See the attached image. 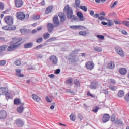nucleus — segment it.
<instances>
[{
    "label": "nucleus",
    "instance_id": "f257e3e1",
    "mask_svg": "<svg viewBox=\"0 0 129 129\" xmlns=\"http://www.w3.org/2000/svg\"><path fill=\"white\" fill-rule=\"evenodd\" d=\"M12 40L9 42L10 46L7 48L8 52H13L15 50H17V49H19L21 47V45H22V43H20L22 40L21 37H13L12 38Z\"/></svg>",
    "mask_w": 129,
    "mask_h": 129
},
{
    "label": "nucleus",
    "instance_id": "f03ea898",
    "mask_svg": "<svg viewBox=\"0 0 129 129\" xmlns=\"http://www.w3.org/2000/svg\"><path fill=\"white\" fill-rule=\"evenodd\" d=\"M63 12H67L66 16L68 20H70L72 17V15H73V10H72V8L70 7L69 5H67L63 9Z\"/></svg>",
    "mask_w": 129,
    "mask_h": 129
},
{
    "label": "nucleus",
    "instance_id": "7ed1b4c3",
    "mask_svg": "<svg viewBox=\"0 0 129 129\" xmlns=\"http://www.w3.org/2000/svg\"><path fill=\"white\" fill-rule=\"evenodd\" d=\"M69 57L68 59L70 64H72V63H76V56L73 54V52L69 54Z\"/></svg>",
    "mask_w": 129,
    "mask_h": 129
},
{
    "label": "nucleus",
    "instance_id": "20e7f679",
    "mask_svg": "<svg viewBox=\"0 0 129 129\" xmlns=\"http://www.w3.org/2000/svg\"><path fill=\"white\" fill-rule=\"evenodd\" d=\"M49 59L50 60L52 65H54V66H56V65L58 64V58L56 55L50 56L49 57Z\"/></svg>",
    "mask_w": 129,
    "mask_h": 129
},
{
    "label": "nucleus",
    "instance_id": "39448f33",
    "mask_svg": "<svg viewBox=\"0 0 129 129\" xmlns=\"http://www.w3.org/2000/svg\"><path fill=\"white\" fill-rule=\"evenodd\" d=\"M4 20L9 26H13V17L12 16H6L5 17Z\"/></svg>",
    "mask_w": 129,
    "mask_h": 129
},
{
    "label": "nucleus",
    "instance_id": "423d86ee",
    "mask_svg": "<svg viewBox=\"0 0 129 129\" xmlns=\"http://www.w3.org/2000/svg\"><path fill=\"white\" fill-rule=\"evenodd\" d=\"M58 17H60V22L61 23H64L66 21V15L65 13L62 12H59L58 13Z\"/></svg>",
    "mask_w": 129,
    "mask_h": 129
},
{
    "label": "nucleus",
    "instance_id": "0eeeda50",
    "mask_svg": "<svg viewBox=\"0 0 129 129\" xmlns=\"http://www.w3.org/2000/svg\"><path fill=\"white\" fill-rule=\"evenodd\" d=\"M15 123L18 127H23L24 124V121L22 119H17Z\"/></svg>",
    "mask_w": 129,
    "mask_h": 129
},
{
    "label": "nucleus",
    "instance_id": "6e6552de",
    "mask_svg": "<svg viewBox=\"0 0 129 129\" xmlns=\"http://www.w3.org/2000/svg\"><path fill=\"white\" fill-rule=\"evenodd\" d=\"M16 16L17 18L21 20V21L24 20L25 18H26V15L24 12H19L16 13Z\"/></svg>",
    "mask_w": 129,
    "mask_h": 129
},
{
    "label": "nucleus",
    "instance_id": "1a4fd4ad",
    "mask_svg": "<svg viewBox=\"0 0 129 129\" xmlns=\"http://www.w3.org/2000/svg\"><path fill=\"white\" fill-rule=\"evenodd\" d=\"M85 66L87 69L92 70L94 68V63L92 61H88L86 63Z\"/></svg>",
    "mask_w": 129,
    "mask_h": 129
},
{
    "label": "nucleus",
    "instance_id": "9d476101",
    "mask_svg": "<svg viewBox=\"0 0 129 129\" xmlns=\"http://www.w3.org/2000/svg\"><path fill=\"white\" fill-rule=\"evenodd\" d=\"M110 119V116L109 114H104L102 117V121L104 123H106L108 121H109Z\"/></svg>",
    "mask_w": 129,
    "mask_h": 129
},
{
    "label": "nucleus",
    "instance_id": "9b49d317",
    "mask_svg": "<svg viewBox=\"0 0 129 129\" xmlns=\"http://www.w3.org/2000/svg\"><path fill=\"white\" fill-rule=\"evenodd\" d=\"M97 86H98V82L94 81L91 83L90 88L91 89L95 90L97 88Z\"/></svg>",
    "mask_w": 129,
    "mask_h": 129
},
{
    "label": "nucleus",
    "instance_id": "f8f14e48",
    "mask_svg": "<svg viewBox=\"0 0 129 129\" xmlns=\"http://www.w3.org/2000/svg\"><path fill=\"white\" fill-rule=\"evenodd\" d=\"M53 9L54 6H49L48 7H47L45 10V15H49V14H51Z\"/></svg>",
    "mask_w": 129,
    "mask_h": 129
},
{
    "label": "nucleus",
    "instance_id": "ddd939ff",
    "mask_svg": "<svg viewBox=\"0 0 129 129\" xmlns=\"http://www.w3.org/2000/svg\"><path fill=\"white\" fill-rule=\"evenodd\" d=\"M54 28H55V26L53 24L50 23L47 24V29L49 33H52L54 30Z\"/></svg>",
    "mask_w": 129,
    "mask_h": 129
},
{
    "label": "nucleus",
    "instance_id": "4468645a",
    "mask_svg": "<svg viewBox=\"0 0 129 129\" xmlns=\"http://www.w3.org/2000/svg\"><path fill=\"white\" fill-rule=\"evenodd\" d=\"M32 98L36 102H40L41 100V97L36 94H32Z\"/></svg>",
    "mask_w": 129,
    "mask_h": 129
},
{
    "label": "nucleus",
    "instance_id": "2eb2a0df",
    "mask_svg": "<svg viewBox=\"0 0 129 129\" xmlns=\"http://www.w3.org/2000/svg\"><path fill=\"white\" fill-rule=\"evenodd\" d=\"M1 90L2 91V95H5L7 93H9V89L6 87H1Z\"/></svg>",
    "mask_w": 129,
    "mask_h": 129
},
{
    "label": "nucleus",
    "instance_id": "dca6fc26",
    "mask_svg": "<svg viewBox=\"0 0 129 129\" xmlns=\"http://www.w3.org/2000/svg\"><path fill=\"white\" fill-rule=\"evenodd\" d=\"M53 21L55 25L58 26V25L60 24V22L59 21V18L58 17V15H56L53 17Z\"/></svg>",
    "mask_w": 129,
    "mask_h": 129
},
{
    "label": "nucleus",
    "instance_id": "f3484780",
    "mask_svg": "<svg viewBox=\"0 0 129 129\" xmlns=\"http://www.w3.org/2000/svg\"><path fill=\"white\" fill-rule=\"evenodd\" d=\"M22 0H15V5L17 8H21L23 6Z\"/></svg>",
    "mask_w": 129,
    "mask_h": 129
},
{
    "label": "nucleus",
    "instance_id": "a211bd4d",
    "mask_svg": "<svg viewBox=\"0 0 129 129\" xmlns=\"http://www.w3.org/2000/svg\"><path fill=\"white\" fill-rule=\"evenodd\" d=\"M1 118L2 119H6V118H7V116H8V114H7V112L6 111H5L4 110H1Z\"/></svg>",
    "mask_w": 129,
    "mask_h": 129
},
{
    "label": "nucleus",
    "instance_id": "6ab92c4d",
    "mask_svg": "<svg viewBox=\"0 0 129 129\" xmlns=\"http://www.w3.org/2000/svg\"><path fill=\"white\" fill-rule=\"evenodd\" d=\"M119 72L121 75H125V74L127 73V70L125 68H122L119 70Z\"/></svg>",
    "mask_w": 129,
    "mask_h": 129
},
{
    "label": "nucleus",
    "instance_id": "aec40b11",
    "mask_svg": "<svg viewBox=\"0 0 129 129\" xmlns=\"http://www.w3.org/2000/svg\"><path fill=\"white\" fill-rule=\"evenodd\" d=\"M33 45L34 44L33 43V42L25 43L24 45V48H25V49H30V48H32V47H33Z\"/></svg>",
    "mask_w": 129,
    "mask_h": 129
},
{
    "label": "nucleus",
    "instance_id": "412c9836",
    "mask_svg": "<svg viewBox=\"0 0 129 129\" xmlns=\"http://www.w3.org/2000/svg\"><path fill=\"white\" fill-rule=\"evenodd\" d=\"M24 109L25 108L24 107H22V106H20L18 107L17 108V111L19 113H23L24 112Z\"/></svg>",
    "mask_w": 129,
    "mask_h": 129
},
{
    "label": "nucleus",
    "instance_id": "4be33fe9",
    "mask_svg": "<svg viewBox=\"0 0 129 129\" xmlns=\"http://www.w3.org/2000/svg\"><path fill=\"white\" fill-rule=\"evenodd\" d=\"M22 102H21V100L20 99L15 98L14 100V104L15 105H20Z\"/></svg>",
    "mask_w": 129,
    "mask_h": 129
},
{
    "label": "nucleus",
    "instance_id": "5701e85b",
    "mask_svg": "<svg viewBox=\"0 0 129 129\" xmlns=\"http://www.w3.org/2000/svg\"><path fill=\"white\" fill-rule=\"evenodd\" d=\"M124 96V91L123 90H119L118 93V97L121 98Z\"/></svg>",
    "mask_w": 129,
    "mask_h": 129
},
{
    "label": "nucleus",
    "instance_id": "b1692460",
    "mask_svg": "<svg viewBox=\"0 0 129 129\" xmlns=\"http://www.w3.org/2000/svg\"><path fill=\"white\" fill-rule=\"evenodd\" d=\"M77 16L80 19L81 21H83V14L81 12H78L77 14Z\"/></svg>",
    "mask_w": 129,
    "mask_h": 129
},
{
    "label": "nucleus",
    "instance_id": "393cba45",
    "mask_svg": "<svg viewBox=\"0 0 129 129\" xmlns=\"http://www.w3.org/2000/svg\"><path fill=\"white\" fill-rule=\"evenodd\" d=\"M14 64L16 65V66H20V65L22 64V61L20 59H18L15 61Z\"/></svg>",
    "mask_w": 129,
    "mask_h": 129
},
{
    "label": "nucleus",
    "instance_id": "a878e982",
    "mask_svg": "<svg viewBox=\"0 0 129 129\" xmlns=\"http://www.w3.org/2000/svg\"><path fill=\"white\" fill-rule=\"evenodd\" d=\"M46 45L47 44L46 43L40 44V45H38L37 46L35 47L34 48V49L38 50V49H41V48H43V47H44V46H46Z\"/></svg>",
    "mask_w": 129,
    "mask_h": 129
},
{
    "label": "nucleus",
    "instance_id": "bb28decb",
    "mask_svg": "<svg viewBox=\"0 0 129 129\" xmlns=\"http://www.w3.org/2000/svg\"><path fill=\"white\" fill-rule=\"evenodd\" d=\"M115 66V64H114V63H113L112 61L110 62V63L108 65V67L110 69H113Z\"/></svg>",
    "mask_w": 129,
    "mask_h": 129
},
{
    "label": "nucleus",
    "instance_id": "cd10ccee",
    "mask_svg": "<svg viewBox=\"0 0 129 129\" xmlns=\"http://www.w3.org/2000/svg\"><path fill=\"white\" fill-rule=\"evenodd\" d=\"M96 37L98 38L99 40H101L102 41H104V40H105L104 36L102 35H97Z\"/></svg>",
    "mask_w": 129,
    "mask_h": 129
},
{
    "label": "nucleus",
    "instance_id": "c85d7f7f",
    "mask_svg": "<svg viewBox=\"0 0 129 129\" xmlns=\"http://www.w3.org/2000/svg\"><path fill=\"white\" fill-rule=\"evenodd\" d=\"M94 50L96 52H102V48H101V47H94Z\"/></svg>",
    "mask_w": 129,
    "mask_h": 129
},
{
    "label": "nucleus",
    "instance_id": "c756f323",
    "mask_svg": "<svg viewBox=\"0 0 129 129\" xmlns=\"http://www.w3.org/2000/svg\"><path fill=\"white\" fill-rule=\"evenodd\" d=\"M74 84H75L76 86H80V82L77 79H76L74 81Z\"/></svg>",
    "mask_w": 129,
    "mask_h": 129
},
{
    "label": "nucleus",
    "instance_id": "7c9ffc66",
    "mask_svg": "<svg viewBox=\"0 0 129 129\" xmlns=\"http://www.w3.org/2000/svg\"><path fill=\"white\" fill-rule=\"evenodd\" d=\"M79 35H80V36H86L87 33L86 31H81L79 32Z\"/></svg>",
    "mask_w": 129,
    "mask_h": 129
},
{
    "label": "nucleus",
    "instance_id": "2f4dec72",
    "mask_svg": "<svg viewBox=\"0 0 129 129\" xmlns=\"http://www.w3.org/2000/svg\"><path fill=\"white\" fill-rule=\"evenodd\" d=\"M43 38L44 39V40H48V39H49V38H50V34L49 33H44L43 34Z\"/></svg>",
    "mask_w": 129,
    "mask_h": 129
},
{
    "label": "nucleus",
    "instance_id": "473e14b6",
    "mask_svg": "<svg viewBox=\"0 0 129 129\" xmlns=\"http://www.w3.org/2000/svg\"><path fill=\"white\" fill-rule=\"evenodd\" d=\"M117 53H118V55L120 56V57H123L124 56V52H123V50H122V49L117 52Z\"/></svg>",
    "mask_w": 129,
    "mask_h": 129
},
{
    "label": "nucleus",
    "instance_id": "72a5a7b5",
    "mask_svg": "<svg viewBox=\"0 0 129 129\" xmlns=\"http://www.w3.org/2000/svg\"><path fill=\"white\" fill-rule=\"evenodd\" d=\"M72 82H73V79L72 78L68 79L66 81L67 84H72Z\"/></svg>",
    "mask_w": 129,
    "mask_h": 129
},
{
    "label": "nucleus",
    "instance_id": "f704fd0d",
    "mask_svg": "<svg viewBox=\"0 0 129 129\" xmlns=\"http://www.w3.org/2000/svg\"><path fill=\"white\" fill-rule=\"evenodd\" d=\"M80 9H81V10H82V11H84V12H87V7H86V6H80Z\"/></svg>",
    "mask_w": 129,
    "mask_h": 129
},
{
    "label": "nucleus",
    "instance_id": "c9c22d12",
    "mask_svg": "<svg viewBox=\"0 0 129 129\" xmlns=\"http://www.w3.org/2000/svg\"><path fill=\"white\" fill-rule=\"evenodd\" d=\"M57 40V38L56 37H52L49 39H48L46 42H54V41H56Z\"/></svg>",
    "mask_w": 129,
    "mask_h": 129
},
{
    "label": "nucleus",
    "instance_id": "e433bc0d",
    "mask_svg": "<svg viewBox=\"0 0 129 129\" xmlns=\"http://www.w3.org/2000/svg\"><path fill=\"white\" fill-rule=\"evenodd\" d=\"M70 119L72 120V121H75V116L74 115V114H71L70 116Z\"/></svg>",
    "mask_w": 129,
    "mask_h": 129
},
{
    "label": "nucleus",
    "instance_id": "4c0bfd02",
    "mask_svg": "<svg viewBox=\"0 0 129 129\" xmlns=\"http://www.w3.org/2000/svg\"><path fill=\"white\" fill-rule=\"evenodd\" d=\"M108 17H114V16H116V13L114 12H110L108 14Z\"/></svg>",
    "mask_w": 129,
    "mask_h": 129
},
{
    "label": "nucleus",
    "instance_id": "58836bf2",
    "mask_svg": "<svg viewBox=\"0 0 129 129\" xmlns=\"http://www.w3.org/2000/svg\"><path fill=\"white\" fill-rule=\"evenodd\" d=\"M7 50V45H3L1 46V52H4Z\"/></svg>",
    "mask_w": 129,
    "mask_h": 129
},
{
    "label": "nucleus",
    "instance_id": "ea45409f",
    "mask_svg": "<svg viewBox=\"0 0 129 129\" xmlns=\"http://www.w3.org/2000/svg\"><path fill=\"white\" fill-rule=\"evenodd\" d=\"M108 24L107 25V27H111L112 25H113V21L112 20H108Z\"/></svg>",
    "mask_w": 129,
    "mask_h": 129
},
{
    "label": "nucleus",
    "instance_id": "a19ab883",
    "mask_svg": "<svg viewBox=\"0 0 129 129\" xmlns=\"http://www.w3.org/2000/svg\"><path fill=\"white\" fill-rule=\"evenodd\" d=\"M10 26H3L2 27V29L3 30H5V31H10Z\"/></svg>",
    "mask_w": 129,
    "mask_h": 129
},
{
    "label": "nucleus",
    "instance_id": "79ce46f5",
    "mask_svg": "<svg viewBox=\"0 0 129 129\" xmlns=\"http://www.w3.org/2000/svg\"><path fill=\"white\" fill-rule=\"evenodd\" d=\"M109 89H111V90H113V91H115L116 90V87L114 86H109Z\"/></svg>",
    "mask_w": 129,
    "mask_h": 129
},
{
    "label": "nucleus",
    "instance_id": "37998d69",
    "mask_svg": "<svg viewBox=\"0 0 129 129\" xmlns=\"http://www.w3.org/2000/svg\"><path fill=\"white\" fill-rule=\"evenodd\" d=\"M115 118H116V116H115V115H112L111 116V121L114 122V121H115Z\"/></svg>",
    "mask_w": 129,
    "mask_h": 129
},
{
    "label": "nucleus",
    "instance_id": "c03bdc74",
    "mask_svg": "<svg viewBox=\"0 0 129 129\" xmlns=\"http://www.w3.org/2000/svg\"><path fill=\"white\" fill-rule=\"evenodd\" d=\"M123 25H124L126 27H129V21H122Z\"/></svg>",
    "mask_w": 129,
    "mask_h": 129
},
{
    "label": "nucleus",
    "instance_id": "a18cd8bd",
    "mask_svg": "<svg viewBox=\"0 0 129 129\" xmlns=\"http://www.w3.org/2000/svg\"><path fill=\"white\" fill-rule=\"evenodd\" d=\"M43 42V38L41 37L40 38L36 39V43L38 44H41Z\"/></svg>",
    "mask_w": 129,
    "mask_h": 129
},
{
    "label": "nucleus",
    "instance_id": "49530a36",
    "mask_svg": "<svg viewBox=\"0 0 129 129\" xmlns=\"http://www.w3.org/2000/svg\"><path fill=\"white\" fill-rule=\"evenodd\" d=\"M99 110V107L96 106L95 108L92 110V111H93V112H95V113H96V112H97V111H98Z\"/></svg>",
    "mask_w": 129,
    "mask_h": 129
},
{
    "label": "nucleus",
    "instance_id": "de8ad7c7",
    "mask_svg": "<svg viewBox=\"0 0 129 129\" xmlns=\"http://www.w3.org/2000/svg\"><path fill=\"white\" fill-rule=\"evenodd\" d=\"M85 29H86L85 26L82 25H78V30H85Z\"/></svg>",
    "mask_w": 129,
    "mask_h": 129
},
{
    "label": "nucleus",
    "instance_id": "09e8293b",
    "mask_svg": "<svg viewBox=\"0 0 129 129\" xmlns=\"http://www.w3.org/2000/svg\"><path fill=\"white\" fill-rule=\"evenodd\" d=\"M118 3V2L117 1H115L113 4L112 5H111L110 8L111 9H113V8H114V7H115V6H116L117 5V3Z\"/></svg>",
    "mask_w": 129,
    "mask_h": 129
},
{
    "label": "nucleus",
    "instance_id": "8fccbe9b",
    "mask_svg": "<svg viewBox=\"0 0 129 129\" xmlns=\"http://www.w3.org/2000/svg\"><path fill=\"white\" fill-rule=\"evenodd\" d=\"M7 64V60H1V66H5Z\"/></svg>",
    "mask_w": 129,
    "mask_h": 129
},
{
    "label": "nucleus",
    "instance_id": "3c124183",
    "mask_svg": "<svg viewBox=\"0 0 129 129\" xmlns=\"http://www.w3.org/2000/svg\"><path fill=\"white\" fill-rule=\"evenodd\" d=\"M70 28L73 29L74 30H78V25L71 26Z\"/></svg>",
    "mask_w": 129,
    "mask_h": 129
},
{
    "label": "nucleus",
    "instance_id": "603ef678",
    "mask_svg": "<svg viewBox=\"0 0 129 129\" xmlns=\"http://www.w3.org/2000/svg\"><path fill=\"white\" fill-rule=\"evenodd\" d=\"M115 123L116 124H123V123L121 120H117L115 121Z\"/></svg>",
    "mask_w": 129,
    "mask_h": 129
},
{
    "label": "nucleus",
    "instance_id": "864d4df0",
    "mask_svg": "<svg viewBox=\"0 0 129 129\" xmlns=\"http://www.w3.org/2000/svg\"><path fill=\"white\" fill-rule=\"evenodd\" d=\"M87 96H90L91 97H95V95H93V94L90 93V91H88L87 93Z\"/></svg>",
    "mask_w": 129,
    "mask_h": 129
},
{
    "label": "nucleus",
    "instance_id": "5fc2aeb1",
    "mask_svg": "<svg viewBox=\"0 0 129 129\" xmlns=\"http://www.w3.org/2000/svg\"><path fill=\"white\" fill-rule=\"evenodd\" d=\"M124 99L125 101L128 102L129 101V93H127L124 97Z\"/></svg>",
    "mask_w": 129,
    "mask_h": 129
},
{
    "label": "nucleus",
    "instance_id": "6e6d98bb",
    "mask_svg": "<svg viewBox=\"0 0 129 129\" xmlns=\"http://www.w3.org/2000/svg\"><path fill=\"white\" fill-rule=\"evenodd\" d=\"M75 4L76 7H79V5H80V0H75Z\"/></svg>",
    "mask_w": 129,
    "mask_h": 129
},
{
    "label": "nucleus",
    "instance_id": "4d7b16f0",
    "mask_svg": "<svg viewBox=\"0 0 129 129\" xmlns=\"http://www.w3.org/2000/svg\"><path fill=\"white\" fill-rule=\"evenodd\" d=\"M71 20L72 22H73V21H76V20H77V19L78 18H76V17L75 16V15H73V14L72 15V17L71 18Z\"/></svg>",
    "mask_w": 129,
    "mask_h": 129
},
{
    "label": "nucleus",
    "instance_id": "13d9d810",
    "mask_svg": "<svg viewBox=\"0 0 129 129\" xmlns=\"http://www.w3.org/2000/svg\"><path fill=\"white\" fill-rule=\"evenodd\" d=\"M45 100L47 101V102H48L49 103H51L52 102V100L50 99L49 97H45Z\"/></svg>",
    "mask_w": 129,
    "mask_h": 129
},
{
    "label": "nucleus",
    "instance_id": "bf43d9fd",
    "mask_svg": "<svg viewBox=\"0 0 129 129\" xmlns=\"http://www.w3.org/2000/svg\"><path fill=\"white\" fill-rule=\"evenodd\" d=\"M4 95L6 96V99H7V100H9V99H11V96H10V94H9V93Z\"/></svg>",
    "mask_w": 129,
    "mask_h": 129
},
{
    "label": "nucleus",
    "instance_id": "052dcab7",
    "mask_svg": "<svg viewBox=\"0 0 129 129\" xmlns=\"http://www.w3.org/2000/svg\"><path fill=\"white\" fill-rule=\"evenodd\" d=\"M16 30V26L13 25V26H10V31H14Z\"/></svg>",
    "mask_w": 129,
    "mask_h": 129
},
{
    "label": "nucleus",
    "instance_id": "680f3d73",
    "mask_svg": "<svg viewBox=\"0 0 129 129\" xmlns=\"http://www.w3.org/2000/svg\"><path fill=\"white\" fill-rule=\"evenodd\" d=\"M55 74H60V72H61V70L60 69H57L54 71Z\"/></svg>",
    "mask_w": 129,
    "mask_h": 129
},
{
    "label": "nucleus",
    "instance_id": "e2e57ef3",
    "mask_svg": "<svg viewBox=\"0 0 129 129\" xmlns=\"http://www.w3.org/2000/svg\"><path fill=\"white\" fill-rule=\"evenodd\" d=\"M5 9V3L1 2V10H3Z\"/></svg>",
    "mask_w": 129,
    "mask_h": 129
},
{
    "label": "nucleus",
    "instance_id": "0e129e2a",
    "mask_svg": "<svg viewBox=\"0 0 129 129\" xmlns=\"http://www.w3.org/2000/svg\"><path fill=\"white\" fill-rule=\"evenodd\" d=\"M122 49L120 47L117 46L115 48V52L117 53L119 51L121 50Z\"/></svg>",
    "mask_w": 129,
    "mask_h": 129
},
{
    "label": "nucleus",
    "instance_id": "69168bd1",
    "mask_svg": "<svg viewBox=\"0 0 129 129\" xmlns=\"http://www.w3.org/2000/svg\"><path fill=\"white\" fill-rule=\"evenodd\" d=\"M40 17H41L40 15H34L33 16V18L34 19V20H39L40 19Z\"/></svg>",
    "mask_w": 129,
    "mask_h": 129
},
{
    "label": "nucleus",
    "instance_id": "338daca9",
    "mask_svg": "<svg viewBox=\"0 0 129 129\" xmlns=\"http://www.w3.org/2000/svg\"><path fill=\"white\" fill-rule=\"evenodd\" d=\"M78 117L81 120H82L83 119V117L82 115L80 114V113H78Z\"/></svg>",
    "mask_w": 129,
    "mask_h": 129
},
{
    "label": "nucleus",
    "instance_id": "774afa93",
    "mask_svg": "<svg viewBox=\"0 0 129 129\" xmlns=\"http://www.w3.org/2000/svg\"><path fill=\"white\" fill-rule=\"evenodd\" d=\"M102 92L103 93H104V94H108V90H102Z\"/></svg>",
    "mask_w": 129,
    "mask_h": 129
}]
</instances>
